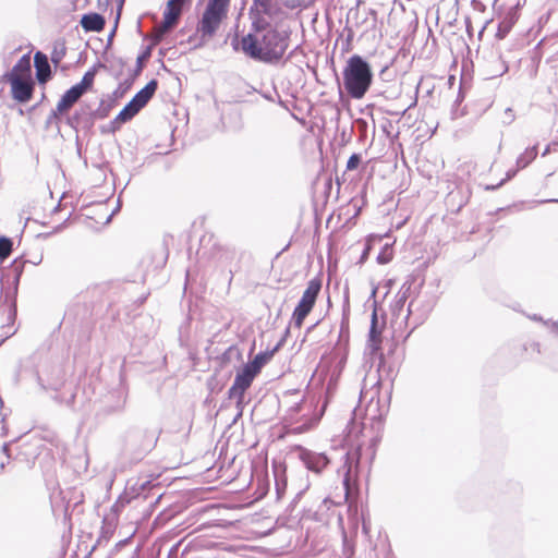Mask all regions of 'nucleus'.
I'll list each match as a JSON object with an SVG mask.
<instances>
[{
  "instance_id": "obj_1",
  "label": "nucleus",
  "mask_w": 558,
  "mask_h": 558,
  "mask_svg": "<svg viewBox=\"0 0 558 558\" xmlns=\"http://www.w3.org/2000/svg\"><path fill=\"white\" fill-rule=\"evenodd\" d=\"M342 76L343 87L353 99L363 98L373 82L371 65L359 54L348 59Z\"/></svg>"
},
{
  "instance_id": "obj_2",
  "label": "nucleus",
  "mask_w": 558,
  "mask_h": 558,
  "mask_svg": "<svg viewBox=\"0 0 558 558\" xmlns=\"http://www.w3.org/2000/svg\"><path fill=\"white\" fill-rule=\"evenodd\" d=\"M230 0H208L197 24V33L203 40L211 39L227 19Z\"/></svg>"
},
{
  "instance_id": "obj_3",
  "label": "nucleus",
  "mask_w": 558,
  "mask_h": 558,
  "mask_svg": "<svg viewBox=\"0 0 558 558\" xmlns=\"http://www.w3.org/2000/svg\"><path fill=\"white\" fill-rule=\"evenodd\" d=\"M384 414L380 410L379 399L372 397L365 408L364 415L361 416V409L353 410V417L350 421L348 428L350 436H357L367 425L373 429L379 430L383 426Z\"/></svg>"
},
{
  "instance_id": "obj_4",
  "label": "nucleus",
  "mask_w": 558,
  "mask_h": 558,
  "mask_svg": "<svg viewBox=\"0 0 558 558\" xmlns=\"http://www.w3.org/2000/svg\"><path fill=\"white\" fill-rule=\"evenodd\" d=\"M524 3L525 0H500L494 3L499 19L497 35L500 38H504L515 24L520 15V8L523 7Z\"/></svg>"
},
{
  "instance_id": "obj_5",
  "label": "nucleus",
  "mask_w": 558,
  "mask_h": 558,
  "mask_svg": "<svg viewBox=\"0 0 558 558\" xmlns=\"http://www.w3.org/2000/svg\"><path fill=\"white\" fill-rule=\"evenodd\" d=\"M157 81L151 80L145 87L135 94V96L129 101L128 105L119 112L114 119V123H124L131 120L154 96L157 89Z\"/></svg>"
},
{
  "instance_id": "obj_6",
  "label": "nucleus",
  "mask_w": 558,
  "mask_h": 558,
  "mask_svg": "<svg viewBox=\"0 0 558 558\" xmlns=\"http://www.w3.org/2000/svg\"><path fill=\"white\" fill-rule=\"evenodd\" d=\"M263 61L280 59L287 48V37L276 29H266L260 38Z\"/></svg>"
},
{
  "instance_id": "obj_7",
  "label": "nucleus",
  "mask_w": 558,
  "mask_h": 558,
  "mask_svg": "<svg viewBox=\"0 0 558 558\" xmlns=\"http://www.w3.org/2000/svg\"><path fill=\"white\" fill-rule=\"evenodd\" d=\"M361 457L362 447L360 445L344 454V462L342 465V484L344 488L345 498H349L351 494L356 489V478L360 473Z\"/></svg>"
},
{
  "instance_id": "obj_8",
  "label": "nucleus",
  "mask_w": 558,
  "mask_h": 558,
  "mask_svg": "<svg viewBox=\"0 0 558 558\" xmlns=\"http://www.w3.org/2000/svg\"><path fill=\"white\" fill-rule=\"evenodd\" d=\"M257 376L250 367L244 365L234 378L233 385L228 390V398L235 399L236 404L240 405L244 400L245 391L251 387L254 378Z\"/></svg>"
},
{
  "instance_id": "obj_9",
  "label": "nucleus",
  "mask_w": 558,
  "mask_h": 558,
  "mask_svg": "<svg viewBox=\"0 0 558 558\" xmlns=\"http://www.w3.org/2000/svg\"><path fill=\"white\" fill-rule=\"evenodd\" d=\"M299 459L304 466L316 474L323 472L330 463V459L324 452H315L304 447H298Z\"/></svg>"
},
{
  "instance_id": "obj_10",
  "label": "nucleus",
  "mask_w": 558,
  "mask_h": 558,
  "mask_svg": "<svg viewBox=\"0 0 558 558\" xmlns=\"http://www.w3.org/2000/svg\"><path fill=\"white\" fill-rule=\"evenodd\" d=\"M320 289L322 280L319 278H313L310 280L299 304L292 314H308L316 302Z\"/></svg>"
},
{
  "instance_id": "obj_11",
  "label": "nucleus",
  "mask_w": 558,
  "mask_h": 558,
  "mask_svg": "<svg viewBox=\"0 0 558 558\" xmlns=\"http://www.w3.org/2000/svg\"><path fill=\"white\" fill-rule=\"evenodd\" d=\"M537 156V146L527 147L518 158H517V169L508 170L505 179H502L499 183L493 185H486V191H495L500 187L504 183L511 180L520 169H524L527 167Z\"/></svg>"
},
{
  "instance_id": "obj_12",
  "label": "nucleus",
  "mask_w": 558,
  "mask_h": 558,
  "mask_svg": "<svg viewBox=\"0 0 558 558\" xmlns=\"http://www.w3.org/2000/svg\"><path fill=\"white\" fill-rule=\"evenodd\" d=\"M535 322L542 324L553 333L551 347L553 349L547 354L548 363L551 367L558 371V322L553 318L543 319V316H530Z\"/></svg>"
},
{
  "instance_id": "obj_13",
  "label": "nucleus",
  "mask_w": 558,
  "mask_h": 558,
  "mask_svg": "<svg viewBox=\"0 0 558 558\" xmlns=\"http://www.w3.org/2000/svg\"><path fill=\"white\" fill-rule=\"evenodd\" d=\"M386 325V316H371V327L368 332L367 349L373 355L380 350L381 332Z\"/></svg>"
},
{
  "instance_id": "obj_14",
  "label": "nucleus",
  "mask_w": 558,
  "mask_h": 558,
  "mask_svg": "<svg viewBox=\"0 0 558 558\" xmlns=\"http://www.w3.org/2000/svg\"><path fill=\"white\" fill-rule=\"evenodd\" d=\"M183 0H169L163 13V21L159 26V33L162 35L168 32L178 21L181 14Z\"/></svg>"
},
{
  "instance_id": "obj_15",
  "label": "nucleus",
  "mask_w": 558,
  "mask_h": 558,
  "mask_svg": "<svg viewBox=\"0 0 558 558\" xmlns=\"http://www.w3.org/2000/svg\"><path fill=\"white\" fill-rule=\"evenodd\" d=\"M11 84L12 96L20 102H26L31 99L33 93V84L26 78H5Z\"/></svg>"
},
{
  "instance_id": "obj_16",
  "label": "nucleus",
  "mask_w": 558,
  "mask_h": 558,
  "mask_svg": "<svg viewBox=\"0 0 558 558\" xmlns=\"http://www.w3.org/2000/svg\"><path fill=\"white\" fill-rule=\"evenodd\" d=\"M82 95L83 93L81 88L76 87L75 85L72 86L58 101L53 114H62L63 112L68 111L81 98Z\"/></svg>"
},
{
  "instance_id": "obj_17",
  "label": "nucleus",
  "mask_w": 558,
  "mask_h": 558,
  "mask_svg": "<svg viewBox=\"0 0 558 558\" xmlns=\"http://www.w3.org/2000/svg\"><path fill=\"white\" fill-rule=\"evenodd\" d=\"M31 57L24 54L12 68L11 72L5 74V78H26L31 80Z\"/></svg>"
},
{
  "instance_id": "obj_18",
  "label": "nucleus",
  "mask_w": 558,
  "mask_h": 558,
  "mask_svg": "<svg viewBox=\"0 0 558 558\" xmlns=\"http://www.w3.org/2000/svg\"><path fill=\"white\" fill-rule=\"evenodd\" d=\"M536 58L546 56L547 61L558 60V37L542 40L536 47Z\"/></svg>"
},
{
  "instance_id": "obj_19",
  "label": "nucleus",
  "mask_w": 558,
  "mask_h": 558,
  "mask_svg": "<svg viewBox=\"0 0 558 558\" xmlns=\"http://www.w3.org/2000/svg\"><path fill=\"white\" fill-rule=\"evenodd\" d=\"M241 47L251 58L263 61L260 39L256 36L252 34L244 36L241 40Z\"/></svg>"
},
{
  "instance_id": "obj_20",
  "label": "nucleus",
  "mask_w": 558,
  "mask_h": 558,
  "mask_svg": "<svg viewBox=\"0 0 558 558\" xmlns=\"http://www.w3.org/2000/svg\"><path fill=\"white\" fill-rule=\"evenodd\" d=\"M34 62L38 82L46 83L51 74L47 56L40 51H37L34 57Z\"/></svg>"
},
{
  "instance_id": "obj_21",
  "label": "nucleus",
  "mask_w": 558,
  "mask_h": 558,
  "mask_svg": "<svg viewBox=\"0 0 558 558\" xmlns=\"http://www.w3.org/2000/svg\"><path fill=\"white\" fill-rule=\"evenodd\" d=\"M141 437L144 438V441L141 445V453L149 452L155 447V445L158 440V438L153 433L148 435L147 432L135 430V432L130 433L129 441L136 440Z\"/></svg>"
},
{
  "instance_id": "obj_22",
  "label": "nucleus",
  "mask_w": 558,
  "mask_h": 558,
  "mask_svg": "<svg viewBox=\"0 0 558 558\" xmlns=\"http://www.w3.org/2000/svg\"><path fill=\"white\" fill-rule=\"evenodd\" d=\"M81 24L87 32H99L105 26V19L97 13L85 14L81 20Z\"/></svg>"
},
{
  "instance_id": "obj_23",
  "label": "nucleus",
  "mask_w": 558,
  "mask_h": 558,
  "mask_svg": "<svg viewBox=\"0 0 558 558\" xmlns=\"http://www.w3.org/2000/svg\"><path fill=\"white\" fill-rule=\"evenodd\" d=\"M57 372H58L57 378H56V369H52L53 378H51V379L45 380L41 376L37 377V381H38L39 386L41 387V389H44L46 391L51 390V391L56 392L61 387L64 386V378H63V375L61 374V371L57 369Z\"/></svg>"
},
{
  "instance_id": "obj_24",
  "label": "nucleus",
  "mask_w": 558,
  "mask_h": 558,
  "mask_svg": "<svg viewBox=\"0 0 558 558\" xmlns=\"http://www.w3.org/2000/svg\"><path fill=\"white\" fill-rule=\"evenodd\" d=\"M490 70L489 75L492 77L501 76L508 71V65L500 54L493 53L489 59Z\"/></svg>"
},
{
  "instance_id": "obj_25",
  "label": "nucleus",
  "mask_w": 558,
  "mask_h": 558,
  "mask_svg": "<svg viewBox=\"0 0 558 558\" xmlns=\"http://www.w3.org/2000/svg\"><path fill=\"white\" fill-rule=\"evenodd\" d=\"M411 316H400V315L393 316V319L391 320V327L393 329V338H397V339L404 338V339H407L411 335L412 330L409 331L405 335L402 331H400L398 333V330H397V327L400 328L402 325H407L408 319Z\"/></svg>"
},
{
  "instance_id": "obj_26",
  "label": "nucleus",
  "mask_w": 558,
  "mask_h": 558,
  "mask_svg": "<svg viewBox=\"0 0 558 558\" xmlns=\"http://www.w3.org/2000/svg\"><path fill=\"white\" fill-rule=\"evenodd\" d=\"M8 317V323L5 325H2L1 326V341H0V344L4 342L5 339L12 337L17 328L14 327V324H15V317L16 316H7Z\"/></svg>"
},
{
  "instance_id": "obj_27",
  "label": "nucleus",
  "mask_w": 558,
  "mask_h": 558,
  "mask_svg": "<svg viewBox=\"0 0 558 558\" xmlns=\"http://www.w3.org/2000/svg\"><path fill=\"white\" fill-rule=\"evenodd\" d=\"M521 351L525 353L526 360H535L541 354V345L538 342H527L521 347Z\"/></svg>"
},
{
  "instance_id": "obj_28",
  "label": "nucleus",
  "mask_w": 558,
  "mask_h": 558,
  "mask_svg": "<svg viewBox=\"0 0 558 558\" xmlns=\"http://www.w3.org/2000/svg\"><path fill=\"white\" fill-rule=\"evenodd\" d=\"M268 359H269L268 353H258L255 355L253 361H251L250 363H247L245 365L258 375V373L260 372L262 367L266 364Z\"/></svg>"
},
{
  "instance_id": "obj_29",
  "label": "nucleus",
  "mask_w": 558,
  "mask_h": 558,
  "mask_svg": "<svg viewBox=\"0 0 558 558\" xmlns=\"http://www.w3.org/2000/svg\"><path fill=\"white\" fill-rule=\"evenodd\" d=\"M95 78V70L87 71L80 83L75 84L76 87L81 88L84 94L85 90L92 87Z\"/></svg>"
},
{
  "instance_id": "obj_30",
  "label": "nucleus",
  "mask_w": 558,
  "mask_h": 558,
  "mask_svg": "<svg viewBox=\"0 0 558 558\" xmlns=\"http://www.w3.org/2000/svg\"><path fill=\"white\" fill-rule=\"evenodd\" d=\"M393 258V251L390 246L385 245L377 255V262L381 265L388 264Z\"/></svg>"
},
{
  "instance_id": "obj_31",
  "label": "nucleus",
  "mask_w": 558,
  "mask_h": 558,
  "mask_svg": "<svg viewBox=\"0 0 558 558\" xmlns=\"http://www.w3.org/2000/svg\"><path fill=\"white\" fill-rule=\"evenodd\" d=\"M12 251V242L8 238H0V259L7 258Z\"/></svg>"
},
{
  "instance_id": "obj_32",
  "label": "nucleus",
  "mask_w": 558,
  "mask_h": 558,
  "mask_svg": "<svg viewBox=\"0 0 558 558\" xmlns=\"http://www.w3.org/2000/svg\"><path fill=\"white\" fill-rule=\"evenodd\" d=\"M275 478H276L275 488H276L277 498L280 499L284 494V490L287 487V481L283 477H279L277 474H275Z\"/></svg>"
},
{
  "instance_id": "obj_33",
  "label": "nucleus",
  "mask_w": 558,
  "mask_h": 558,
  "mask_svg": "<svg viewBox=\"0 0 558 558\" xmlns=\"http://www.w3.org/2000/svg\"><path fill=\"white\" fill-rule=\"evenodd\" d=\"M256 8L264 13L270 10V0H254Z\"/></svg>"
},
{
  "instance_id": "obj_34",
  "label": "nucleus",
  "mask_w": 558,
  "mask_h": 558,
  "mask_svg": "<svg viewBox=\"0 0 558 558\" xmlns=\"http://www.w3.org/2000/svg\"><path fill=\"white\" fill-rule=\"evenodd\" d=\"M359 163H360V157H359V155L354 154L349 158V160L347 162V169L353 170L359 166Z\"/></svg>"
},
{
  "instance_id": "obj_35",
  "label": "nucleus",
  "mask_w": 558,
  "mask_h": 558,
  "mask_svg": "<svg viewBox=\"0 0 558 558\" xmlns=\"http://www.w3.org/2000/svg\"><path fill=\"white\" fill-rule=\"evenodd\" d=\"M52 398H53L54 401L56 400L59 401V397H57L56 395L52 396ZM74 398H75L74 392L70 391L69 397L60 400V402H64L68 407H72L73 402H74Z\"/></svg>"
},
{
  "instance_id": "obj_36",
  "label": "nucleus",
  "mask_w": 558,
  "mask_h": 558,
  "mask_svg": "<svg viewBox=\"0 0 558 558\" xmlns=\"http://www.w3.org/2000/svg\"><path fill=\"white\" fill-rule=\"evenodd\" d=\"M558 150V143H553V144H549L546 149L544 150L543 153V157L547 156L548 154L553 153V151H557Z\"/></svg>"
},
{
  "instance_id": "obj_37",
  "label": "nucleus",
  "mask_w": 558,
  "mask_h": 558,
  "mask_svg": "<svg viewBox=\"0 0 558 558\" xmlns=\"http://www.w3.org/2000/svg\"><path fill=\"white\" fill-rule=\"evenodd\" d=\"M307 316H292L293 326L300 328Z\"/></svg>"
},
{
  "instance_id": "obj_38",
  "label": "nucleus",
  "mask_w": 558,
  "mask_h": 558,
  "mask_svg": "<svg viewBox=\"0 0 558 558\" xmlns=\"http://www.w3.org/2000/svg\"><path fill=\"white\" fill-rule=\"evenodd\" d=\"M10 446H11V442H4L2 445V452L5 454L7 457V463L10 461L11 459V456H10Z\"/></svg>"
},
{
  "instance_id": "obj_39",
  "label": "nucleus",
  "mask_w": 558,
  "mask_h": 558,
  "mask_svg": "<svg viewBox=\"0 0 558 558\" xmlns=\"http://www.w3.org/2000/svg\"><path fill=\"white\" fill-rule=\"evenodd\" d=\"M22 266H23V264L20 262H16L13 266L14 274H15V282H17L19 276L22 271Z\"/></svg>"
},
{
  "instance_id": "obj_40",
  "label": "nucleus",
  "mask_w": 558,
  "mask_h": 558,
  "mask_svg": "<svg viewBox=\"0 0 558 558\" xmlns=\"http://www.w3.org/2000/svg\"><path fill=\"white\" fill-rule=\"evenodd\" d=\"M369 248H371L369 246H366V248L364 250V252H363V254H362V256H361V260H362V262H363V260H365V259L367 258L368 253H369Z\"/></svg>"
},
{
  "instance_id": "obj_41",
  "label": "nucleus",
  "mask_w": 558,
  "mask_h": 558,
  "mask_svg": "<svg viewBox=\"0 0 558 558\" xmlns=\"http://www.w3.org/2000/svg\"><path fill=\"white\" fill-rule=\"evenodd\" d=\"M124 0H118V15L120 14V11L122 10Z\"/></svg>"
},
{
  "instance_id": "obj_42",
  "label": "nucleus",
  "mask_w": 558,
  "mask_h": 558,
  "mask_svg": "<svg viewBox=\"0 0 558 558\" xmlns=\"http://www.w3.org/2000/svg\"><path fill=\"white\" fill-rule=\"evenodd\" d=\"M557 167H558V157H557V160H556V165H555V167H553L551 169H549L548 174H551V173L555 171V169H556Z\"/></svg>"
},
{
  "instance_id": "obj_43",
  "label": "nucleus",
  "mask_w": 558,
  "mask_h": 558,
  "mask_svg": "<svg viewBox=\"0 0 558 558\" xmlns=\"http://www.w3.org/2000/svg\"><path fill=\"white\" fill-rule=\"evenodd\" d=\"M61 57H62L61 54H57V53H56V59H54V58H52V60H53L56 63H58V62L61 60Z\"/></svg>"
},
{
  "instance_id": "obj_44",
  "label": "nucleus",
  "mask_w": 558,
  "mask_h": 558,
  "mask_svg": "<svg viewBox=\"0 0 558 558\" xmlns=\"http://www.w3.org/2000/svg\"><path fill=\"white\" fill-rule=\"evenodd\" d=\"M536 71H537V65H534L532 71H531V75H535L536 74Z\"/></svg>"
},
{
  "instance_id": "obj_45",
  "label": "nucleus",
  "mask_w": 558,
  "mask_h": 558,
  "mask_svg": "<svg viewBox=\"0 0 558 558\" xmlns=\"http://www.w3.org/2000/svg\"><path fill=\"white\" fill-rule=\"evenodd\" d=\"M319 323V320H315L312 323L311 327L308 329H311L312 327H314L315 325H317Z\"/></svg>"
},
{
  "instance_id": "obj_46",
  "label": "nucleus",
  "mask_w": 558,
  "mask_h": 558,
  "mask_svg": "<svg viewBox=\"0 0 558 558\" xmlns=\"http://www.w3.org/2000/svg\"><path fill=\"white\" fill-rule=\"evenodd\" d=\"M4 466H5V462H1V464H0V471H2V470L4 469Z\"/></svg>"
},
{
  "instance_id": "obj_47",
  "label": "nucleus",
  "mask_w": 558,
  "mask_h": 558,
  "mask_svg": "<svg viewBox=\"0 0 558 558\" xmlns=\"http://www.w3.org/2000/svg\"><path fill=\"white\" fill-rule=\"evenodd\" d=\"M348 316H343V319L341 322V325L343 326L344 325V320H347Z\"/></svg>"
},
{
  "instance_id": "obj_48",
  "label": "nucleus",
  "mask_w": 558,
  "mask_h": 558,
  "mask_svg": "<svg viewBox=\"0 0 558 558\" xmlns=\"http://www.w3.org/2000/svg\"><path fill=\"white\" fill-rule=\"evenodd\" d=\"M499 1H500V0H494V3H497V2H499Z\"/></svg>"
},
{
  "instance_id": "obj_49",
  "label": "nucleus",
  "mask_w": 558,
  "mask_h": 558,
  "mask_svg": "<svg viewBox=\"0 0 558 558\" xmlns=\"http://www.w3.org/2000/svg\"><path fill=\"white\" fill-rule=\"evenodd\" d=\"M85 558H88V557H85Z\"/></svg>"
}]
</instances>
